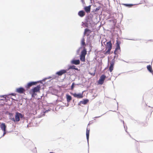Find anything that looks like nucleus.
<instances>
[{
    "instance_id": "f257e3e1",
    "label": "nucleus",
    "mask_w": 153,
    "mask_h": 153,
    "mask_svg": "<svg viewBox=\"0 0 153 153\" xmlns=\"http://www.w3.org/2000/svg\"><path fill=\"white\" fill-rule=\"evenodd\" d=\"M23 117V115L17 112L16 113L15 119L14 117H10V120H12L14 122H18L20 121V118H22Z\"/></svg>"
},
{
    "instance_id": "f03ea898",
    "label": "nucleus",
    "mask_w": 153,
    "mask_h": 153,
    "mask_svg": "<svg viewBox=\"0 0 153 153\" xmlns=\"http://www.w3.org/2000/svg\"><path fill=\"white\" fill-rule=\"evenodd\" d=\"M112 47V45L111 41L107 42L105 46V50H107L104 53L105 55L110 54Z\"/></svg>"
},
{
    "instance_id": "7ed1b4c3",
    "label": "nucleus",
    "mask_w": 153,
    "mask_h": 153,
    "mask_svg": "<svg viewBox=\"0 0 153 153\" xmlns=\"http://www.w3.org/2000/svg\"><path fill=\"white\" fill-rule=\"evenodd\" d=\"M40 88V85H37V86L35 87L33 89L31 90V94L32 97H34L36 95V92H39Z\"/></svg>"
},
{
    "instance_id": "20e7f679",
    "label": "nucleus",
    "mask_w": 153,
    "mask_h": 153,
    "mask_svg": "<svg viewBox=\"0 0 153 153\" xmlns=\"http://www.w3.org/2000/svg\"><path fill=\"white\" fill-rule=\"evenodd\" d=\"M87 54L86 49L85 47H83V50L81 51V54L80 56V59L81 61L83 62H85V56Z\"/></svg>"
},
{
    "instance_id": "39448f33",
    "label": "nucleus",
    "mask_w": 153,
    "mask_h": 153,
    "mask_svg": "<svg viewBox=\"0 0 153 153\" xmlns=\"http://www.w3.org/2000/svg\"><path fill=\"white\" fill-rule=\"evenodd\" d=\"M106 78L105 75H102L100 77V78L98 81V83L99 84L102 85L104 82L105 79Z\"/></svg>"
},
{
    "instance_id": "423d86ee",
    "label": "nucleus",
    "mask_w": 153,
    "mask_h": 153,
    "mask_svg": "<svg viewBox=\"0 0 153 153\" xmlns=\"http://www.w3.org/2000/svg\"><path fill=\"white\" fill-rule=\"evenodd\" d=\"M67 72V70H62L60 71L57 72L56 73V74L58 76H61L63 74Z\"/></svg>"
},
{
    "instance_id": "0eeeda50",
    "label": "nucleus",
    "mask_w": 153,
    "mask_h": 153,
    "mask_svg": "<svg viewBox=\"0 0 153 153\" xmlns=\"http://www.w3.org/2000/svg\"><path fill=\"white\" fill-rule=\"evenodd\" d=\"M83 92L82 93H79L78 94L76 93L73 94H72V95L74 97L79 99L82 98L83 97Z\"/></svg>"
},
{
    "instance_id": "6e6552de",
    "label": "nucleus",
    "mask_w": 153,
    "mask_h": 153,
    "mask_svg": "<svg viewBox=\"0 0 153 153\" xmlns=\"http://www.w3.org/2000/svg\"><path fill=\"white\" fill-rule=\"evenodd\" d=\"M25 91V89L22 87L17 88L16 89V92L18 93L22 94Z\"/></svg>"
},
{
    "instance_id": "1a4fd4ad",
    "label": "nucleus",
    "mask_w": 153,
    "mask_h": 153,
    "mask_svg": "<svg viewBox=\"0 0 153 153\" xmlns=\"http://www.w3.org/2000/svg\"><path fill=\"white\" fill-rule=\"evenodd\" d=\"M120 42H119L118 41H117L116 48L115 50L114 51V53L115 54H116V51H117V50H120Z\"/></svg>"
},
{
    "instance_id": "9d476101",
    "label": "nucleus",
    "mask_w": 153,
    "mask_h": 153,
    "mask_svg": "<svg viewBox=\"0 0 153 153\" xmlns=\"http://www.w3.org/2000/svg\"><path fill=\"white\" fill-rule=\"evenodd\" d=\"M0 128L3 131L6 130L7 126L5 123H2L0 125Z\"/></svg>"
},
{
    "instance_id": "9b49d317",
    "label": "nucleus",
    "mask_w": 153,
    "mask_h": 153,
    "mask_svg": "<svg viewBox=\"0 0 153 153\" xmlns=\"http://www.w3.org/2000/svg\"><path fill=\"white\" fill-rule=\"evenodd\" d=\"M91 5H89L88 6H86L84 7V9L85 11L87 13H88L90 12L91 9Z\"/></svg>"
},
{
    "instance_id": "f8f14e48",
    "label": "nucleus",
    "mask_w": 153,
    "mask_h": 153,
    "mask_svg": "<svg viewBox=\"0 0 153 153\" xmlns=\"http://www.w3.org/2000/svg\"><path fill=\"white\" fill-rule=\"evenodd\" d=\"M85 12L83 10H81L78 13V15L80 17H83L85 15Z\"/></svg>"
},
{
    "instance_id": "ddd939ff",
    "label": "nucleus",
    "mask_w": 153,
    "mask_h": 153,
    "mask_svg": "<svg viewBox=\"0 0 153 153\" xmlns=\"http://www.w3.org/2000/svg\"><path fill=\"white\" fill-rule=\"evenodd\" d=\"M71 63L76 65H79L80 64V61L79 59L73 60L71 61Z\"/></svg>"
},
{
    "instance_id": "4468645a",
    "label": "nucleus",
    "mask_w": 153,
    "mask_h": 153,
    "mask_svg": "<svg viewBox=\"0 0 153 153\" xmlns=\"http://www.w3.org/2000/svg\"><path fill=\"white\" fill-rule=\"evenodd\" d=\"M36 83V82H31L28 83L27 85V88H28L32 86L35 85Z\"/></svg>"
},
{
    "instance_id": "2eb2a0df",
    "label": "nucleus",
    "mask_w": 153,
    "mask_h": 153,
    "mask_svg": "<svg viewBox=\"0 0 153 153\" xmlns=\"http://www.w3.org/2000/svg\"><path fill=\"white\" fill-rule=\"evenodd\" d=\"M91 32V31L90 30L86 28L85 30L84 34H86L87 36H88Z\"/></svg>"
},
{
    "instance_id": "dca6fc26",
    "label": "nucleus",
    "mask_w": 153,
    "mask_h": 153,
    "mask_svg": "<svg viewBox=\"0 0 153 153\" xmlns=\"http://www.w3.org/2000/svg\"><path fill=\"white\" fill-rule=\"evenodd\" d=\"M114 63V62H111L110 63V65L109 68V70L110 72H111L113 70Z\"/></svg>"
},
{
    "instance_id": "f3484780",
    "label": "nucleus",
    "mask_w": 153,
    "mask_h": 153,
    "mask_svg": "<svg viewBox=\"0 0 153 153\" xmlns=\"http://www.w3.org/2000/svg\"><path fill=\"white\" fill-rule=\"evenodd\" d=\"M75 69L76 70L78 71V69L77 68H76V66L75 65H72L70 66L69 68L67 69L66 70H67V71H68L69 69Z\"/></svg>"
},
{
    "instance_id": "a211bd4d",
    "label": "nucleus",
    "mask_w": 153,
    "mask_h": 153,
    "mask_svg": "<svg viewBox=\"0 0 153 153\" xmlns=\"http://www.w3.org/2000/svg\"><path fill=\"white\" fill-rule=\"evenodd\" d=\"M66 97L67 99V101L68 102H69L71 100H72V97L71 96L68 94L66 95Z\"/></svg>"
},
{
    "instance_id": "6ab92c4d",
    "label": "nucleus",
    "mask_w": 153,
    "mask_h": 153,
    "mask_svg": "<svg viewBox=\"0 0 153 153\" xmlns=\"http://www.w3.org/2000/svg\"><path fill=\"white\" fill-rule=\"evenodd\" d=\"M147 68L148 69V70L151 73L153 74V71L152 69V66L150 65H147Z\"/></svg>"
},
{
    "instance_id": "aec40b11",
    "label": "nucleus",
    "mask_w": 153,
    "mask_h": 153,
    "mask_svg": "<svg viewBox=\"0 0 153 153\" xmlns=\"http://www.w3.org/2000/svg\"><path fill=\"white\" fill-rule=\"evenodd\" d=\"M88 101H88V100L87 99H85L84 100H83V101H80L79 102V103L80 104H83L84 105H85V104H86L88 102Z\"/></svg>"
},
{
    "instance_id": "412c9836",
    "label": "nucleus",
    "mask_w": 153,
    "mask_h": 153,
    "mask_svg": "<svg viewBox=\"0 0 153 153\" xmlns=\"http://www.w3.org/2000/svg\"><path fill=\"white\" fill-rule=\"evenodd\" d=\"M89 129H88V128H87L86 129V137L88 141V140L89 137Z\"/></svg>"
},
{
    "instance_id": "4be33fe9",
    "label": "nucleus",
    "mask_w": 153,
    "mask_h": 153,
    "mask_svg": "<svg viewBox=\"0 0 153 153\" xmlns=\"http://www.w3.org/2000/svg\"><path fill=\"white\" fill-rule=\"evenodd\" d=\"M81 45L82 46H85L86 45L85 42V40L84 38L82 39L81 41Z\"/></svg>"
},
{
    "instance_id": "5701e85b",
    "label": "nucleus",
    "mask_w": 153,
    "mask_h": 153,
    "mask_svg": "<svg viewBox=\"0 0 153 153\" xmlns=\"http://www.w3.org/2000/svg\"><path fill=\"white\" fill-rule=\"evenodd\" d=\"M9 119L10 120V117H13V114L12 113H9Z\"/></svg>"
},
{
    "instance_id": "b1692460",
    "label": "nucleus",
    "mask_w": 153,
    "mask_h": 153,
    "mask_svg": "<svg viewBox=\"0 0 153 153\" xmlns=\"http://www.w3.org/2000/svg\"><path fill=\"white\" fill-rule=\"evenodd\" d=\"M100 8V7H97V8L95 10V11H96V12H97V11L98 10H99Z\"/></svg>"
},
{
    "instance_id": "393cba45",
    "label": "nucleus",
    "mask_w": 153,
    "mask_h": 153,
    "mask_svg": "<svg viewBox=\"0 0 153 153\" xmlns=\"http://www.w3.org/2000/svg\"><path fill=\"white\" fill-rule=\"evenodd\" d=\"M74 83H73L71 86V88L72 89H73V88H74Z\"/></svg>"
},
{
    "instance_id": "a878e982",
    "label": "nucleus",
    "mask_w": 153,
    "mask_h": 153,
    "mask_svg": "<svg viewBox=\"0 0 153 153\" xmlns=\"http://www.w3.org/2000/svg\"><path fill=\"white\" fill-rule=\"evenodd\" d=\"M89 74H90L91 75L94 76L95 75V73H90V72H89Z\"/></svg>"
},
{
    "instance_id": "bb28decb",
    "label": "nucleus",
    "mask_w": 153,
    "mask_h": 153,
    "mask_svg": "<svg viewBox=\"0 0 153 153\" xmlns=\"http://www.w3.org/2000/svg\"><path fill=\"white\" fill-rule=\"evenodd\" d=\"M81 1H82V3L83 4H85V1L84 0H81Z\"/></svg>"
},
{
    "instance_id": "cd10ccee",
    "label": "nucleus",
    "mask_w": 153,
    "mask_h": 153,
    "mask_svg": "<svg viewBox=\"0 0 153 153\" xmlns=\"http://www.w3.org/2000/svg\"><path fill=\"white\" fill-rule=\"evenodd\" d=\"M3 131L4 132L3 136H4L6 134V130H5V131Z\"/></svg>"
},
{
    "instance_id": "c85d7f7f",
    "label": "nucleus",
    "mask_w": 153,
    "mask_h": 153,
    "mask_svg": "<svg viewBox=\"0 0 153 153\" xmlns=\"http://www.w3.org/2000/svg\"><path fill=\"white\" fill-rule=\"evenodd\" d=\"M128 5H129V6H132V5H131V4H129Z\"/></svg>"
},
{
    "instance_id": "c756f323",
    "label": "nucleus",
    "mask_w": 153,
    "mask_h": 153,
    "mask_svg": "<svg viewBox=\"0 0 153 153\" xmlns=\"http://www.w3.org/2000/svg\"><path fill=\"white\" fill-rule=\"evenodd\" d=\"M12 95H13V96H14V95L13 94H12Z\"/></svg>"
},
{
    "instance_id": "7c9ffc66",
    "label": "nucleus",
    "mask_w": 153,
    "mask_h": 153,
    "mask_svg": "<svg viewBox=\"0 0 153 153\" xmlns=\"http://www.w3.org/2000/svg\"><path fill=\"white\" fill-rule=\"evenodd\" d=\"M0 100H2V99H1Z\"/></svg>"
}]
</instances>
